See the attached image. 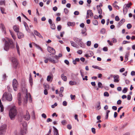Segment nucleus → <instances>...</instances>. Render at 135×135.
I'll return each instance as SVG.
<instances>
[{"instance_id": "f257e3e1", "label": "nucleus", "mask_w": 135, "mask_h": 135, "mask_svg": "<svg viewBox=\"0 0 135 135\" xmlns=\"http://www.w3.org/2000/svg\"><path fill=\"white\" fill-rule=\"evenodd\" d=\"M3 41H5V45L4 47L5 50L7 51L10 48H13L14 47V43L11 39L7 38V40L3 39Z\"/></svg>"}, {"instance_id": "f03ea898", "label": "nucleus", "mask_w": 135, "mask_h": 135, "mask_svg": "<svg viewBox=\"0 0 135 135\" xmlns=\"http://www.w3.org/2000/svg\"><path fill=\"white\" fill-rule=\"evenodd\" d=\"M17 114L16 107L14 106L12 108L9 112V116L11 120H14Z\"/></svg>"}, {"instance_id": "7ed1b4c3", "label": "nucleus", "mask_w": 135, "mask_h": 135, "mask_svg": "<svg viewBox=\"0 0 135 135\" xmlns=\"http://www.w3.org/2000/svg\"><path fill=\"white\" fill-rule=\"evenodd\" d=\"M5 99L9 101H11L12 100V95L9 93H5L3 95L2 100H3Z\"/></svg>"}, {"instance_id": "20e7f679", "label": "nucleus", "mask_w": 135, "mask_h": 135, "mask_svg": "<svg viewBox=\"0 0 135 135\" xmlns=\"http://www.w3.org/2000/svg\"><path fill=\"white\" fill-rule=\"evenodd\" d=\"M20 125L23 126V127L25 128V130H21L20 132V133L17 134V135H24V132H25V133H26V128L27 126V124L25 122H22L20 124Z\"/></svg>"}, {"instance_id": "39448f33", "label": "nucleus", "mask_w": 135, "mask_h": 135, "mask_svg": "<svg viewBox=\"0 0 135 135\" xmlns=\"http://www.w3.org/2000/svg\"><path fill=\"white\" fill-rule=\"evenodd\" d=\"M6 125L4 124L0 127V135H4L6 129Z\"/></svg>"}, {"instance_id": "423d86ee", "label": "nucleus", "mask_w": 135, "mask_h": 135, "mask_svg": "<svg viewBox=\"0 0 135 135\" xmlns=\"http://www.w3.org/2000/svg\"><path fill=\"white\" fill-rule=\"evenodd\" d=\"M132 5V3L131 2L127 4H125L123 8V12L126 13L128 11V8L130 7Z\"/></svg>"}, {"instance_id": "0eeeda50", "label": "nucleus", "mask_w": 135, "mask_h": 135, "mask_svg": "<svg viewBox=\"0 0 135 135\" xmlns=\"http://www.w3.org/2000/svg\"><path fill=\"white\" fill-rule=\"evenodd\" d=\"M18 82L15 79H13L12 82V85L14 90L16 91L17 90Z\"/></svg>"}, {"instance_id": "6e6552de", "label": "nucleus", "mask_w": 135, "mask_h": 135, "mask_svg": "<svg viewBox=\"0 0 135 135\" xmlns=\"http://www.w3.org/2000/svg\"><path fill=\"white\" fill-rule=\"evenodd\" d=\"M25 97L24 98V102L26 104L27 102V99L28 98L29 99H31V95L30 93H28L27 91L26 94H25Z\"/></svg>"}, {"instance_id": "1a4fd4ad", "label": "nucleus", "mask_w": 135, "mask_h": 135, "mask_svg": "<svg viewBox=\"0 0 135 135\" xmlns=\"http://www.w3.org/2000/svg\"><path fill=\"white\" fill-rule=\"evenodd\" d=\"M11 59L13 63V66L15 68H16L18 65V63L16 59L15 58L13 57Z\"/></svg>"}, {"instance_id": "9d476101", "label": "nucleus", "mask_w": 135, "mask_h": 135, "mask_svg": "<svg viewBox=\"0 0 135 135\" xmlns=\"http://www.w3.org/2000/svg\"><path fill=\"white\" fill-rule=\"evenodd\" d=\"M47 50L49 52L52 54H55V50L50 47L48 46V47Z\"/></svg>"}, {"instance_id": "9b49d317", "label": "nucleus", "mask_w": 135, "mask_h": 135, "mask_svg": "<svg viewBox=\"0 0 135 135\" xmlns=\"http://www.w3.org/2000/svg\"><path fill=\"white\" fill-rule=\"evenodd\" d=\"M24 117L25 119L27 120H28L30 119V115L28 111H26V114L24 116Z\"/></svg>"}, {"instance_id": "f8f14e48", "label": "nucleus", "mask_w": 135, "mask_h": 135, "mask_svg": "<svg viewBox=\"0 0 135 135\" xmlns=\"http://www.w3.org/2000/svg\"><path fill=\"white\" fill-rule=\"evenodd\" d=\"M18 105H21L22 102L21 101V97L20 93H18Z\"/></svg>"}, {"instance_id": "ddd939ff", "label": "nucleus", "mask_w": 135, "mask_h": 135, "mask_svg": "<svg viewBox=\"0 0 135 135\" xmlns=\"http://www.w3.org/2000/svg\"><path fill=\"white\" fill-rule=\"evenodd\" d=\"M114 78V81L115 82H118L119 80L118 78H119V76L118 75H114L113 76Z\"/></svg>"}, {"instance_id": "4468645a", "label": "nucleus", "mask_w": 135, "mask_h": 135, "mask_svg": "<svg viewBox=\"0 0 135 135\" xmlns=\"http://www.w3.org/2000/svg\"><path fill=\"white\" fill-rule=\"evenodd\" d=\"M17 35L19 39H20L21 38L23 37L24 36L23 34L21 32H19V31L17 33Z\"/></svg>"}, {"instance_id": "2eb2a0df", "label": "nucleus", "mask_w": 135, "mask_h": 135, "mask_svg": "<svg viewBox=\"0 0 135 135\" xmlns=\"http://www.w3.org/2000/svg\"><path fill=\"white\" fill-rule=\"evenodd\" d=\"M86 31V28H84L81 30V33L83 35V36H86L87 35Z\"/></svg>"}, {"instance_id": "dca6fc26", "label": "nucleus", "mask_w": 135, "mask_h": 135, "mask_svg": "<svg viewBox=\"0 0 135 135\" xmlns=\"http://www.w3.org/2000/svg\"><path fill=\"white\" fill-rule=\"evenodd\" d=\"M34 33L36 35L38 36L40 38H43L42 36L41 35L40 33L39 32H38L37 31L34 30Z\"/></svg>"}, {"instance_id": "f3484780", "label": "nucleus", "mask_w": 135, "mask_h": 135, "mask_svg": "<svg viewBox=\"0 0 135 135\" xmlns=\"http://www.w3.org/2000/svg\"><path fill=\"white\" fill-rule=\"evenodd\" d=\"M13 29L16 32L18 33L19 31V28L17 25L14 26L13 27Z\"/></svg>"}, {"instance_id": "a211bd4d", "label": "nucleus", "mask_w": 135, "mask_h": 135, "mask_svg": "<svg viewBox=\"0 0 135 135\" xmlns=\"http://www.w3.org/2000/svg\"><path fill=\"white\" fill-rule=\"evenodd\" d=\"M53 127L54 129V135H59L57 129L54 126Z\"/></svg>"}, {"instance_id": "6ab92c4d", "label": "nucleus", "mask_w": 135, "mask_h": 135, "mask_svg": "<svg viewBox=\"0 0 135 135\" xmlns=\"http://www.w3.org/2000/svg\"><path fill=\"white\" fill-rule=\"evenodd\" d=\"M1 27L2 29V30L3 31V32L4 33L6 34V31L5 30V28L4 26V25L2 23H1Z\"/></svg>"}, {"instance_id": "aec40b11", "label": "nucleus", "mask_w": 135, "mask_h": 135, "mask_svg": "<svg viewBox=\"0 0 135 135\" xmlns=\"http://www.w3.org/2000/svg\"><path fill=\"white\" fill-rule=\"evenodd\" d=\"M61 78L64 81H66L67 80V77L64 75V74H62L61 75Z\"/></svg>"}, {"instance_id": "412c9836", "label": "nucleus", "mask_w": 135, "mask_h": 135, "mask_svg": "<svg viewBox=\"0 0 135 135\" xmlns=\"http://www.w3.org/2000/svg\"><path fill=\"white\" fill-rule=\"evenodd\" d=\"M96 108L97 110H99L100 109V102H97L96 106Z\"/></svg>"}, {"instance_id": "4be33fe9", "label": "nucleus", "mask_w": 135, "mask_h": 135, "mask_svg": "<svg viewBox=\"0 0 135 135\" xmlns=\"http://www.w3.org/2000/svg\"><path fill=\"white\" fill-rule=\"evenodd\" d=\"M125 21V20L124 19H123L122 20H121L120 22L118 24V25L119 27H120L121 26Z\"/></svg>"}, {"instance_id": "5701e85b", "label": "nucleus", "mask_w": 135, "mask_h": 135, "mask_svg": "<svg viewBox=\"0 0 135 135\" xmlns=\"http://www.w3.org/2000/svg\"><path fill=\"white\" fill-rule=\"evenodd\" d=\"M71 44V45L73 47H77L78 46L73 41H71L70 42Z\"/></svg>"}, {"instance_id": "b1692460", "label": "nucleus", "mask_w": 135, "mask_h": 135, "mask_svg": "<svg viewBox=\"0 0 135 135\" xmlns=\"http://www.w3.org/2000/svg\"><path fill=\"white\" fill-rule=\"evenodd\" d=\"M92 11L91 10H89L87 11V15L89 14L90 16H93V13L91 12Z\"/></svg>"}, {"instance_id": "393cba45", "label": "nucleus", "mask_w": 135, "mask_h": 135, "mask_svg": "<svg viewBox=\"0 0 135 135\" xmlns=\"http://www.w3.org/2000/svg\"><path fill=\"white\" fill-rule=\"evenodd\" d=\"M74 40L78 44L82 40L81 39H79L77 37H75L74 38Z\"/></svg>"}, {"instance_id": "a878e982", "label": "nucleus", "mask_w": 135, "mask_h": 135, "mask_svg": "<svg viewBox=\"0 0 135 135\" xmlns=\"http://www.w3.org/2000/svg\"><path fill=\"white\" fill-rule=\"evenodd\" d=\"M67 25L69 26H74L75 25V23L74 22H68L67 23Z\"/></svg>"}, {"instance_id": "bb28decb", "label": "nucleus", "mask_w": 135, "mask_h": 135, "mask_svg": "<svg viewBox=\"0 0 135 135\" xmlns=\"http://www.w3.org/2000/svg\"><path fill=\"white\" fill-rule=\"evenodd\" d=\"M29 81L30 83V84L31 86H32L33 84L32 83V79L31 77V74L30 75V77L29 78Z\"/></svg>"}, {"instance_id": "cd10ccee", "label": "nucleus", "mask_w": 135, "mask_h": 135, "mask_svg": "<svg viewBox=\"0 0 135 135\" xmlns=\"http://www.w3.org/2000/svg\"><path fill=\"white\" fill-rule=\"evenodd\" d=\"M97 8L98 9V13L100 15H101L102 13V11L101 8H98V6H97Z\"/></svg>"}, {"instance_id": "c85d7f7f", "label": "nucleus", "mask_w": 135, "mask_h": 135, "mask_svg": "<svg viewBox=\"0 0 135 135\" xmlns=\"http://www.w3.org/2000/svg\"><path fill=\"white\" fill-rule=\"evenodd\" d=\"M0 107L1 109V112H2L4 110V108L3 106L1 103V100H0Z\"/></svg>"}, {"instance_id": "c756f323", "label": "nucleus", "mask_w": 135, "mask_h": 135, "mask_svg": "<svg viewBox=\"0 0 135 135\" xmlns=\"http://www.w3.org/2000/svg\"><path fill=\"white\" fill-rule=\"evenodd\" d=\"M49 60L51 61L53 63H56L57 62H58V61L57 60L56 61L55 60H54L52 59V58H49L48 59Z\"/></svg>"}, {"instance_id": "7c9ffc66", "label": "nucleus", "mask_w": 135, "mask_h": 135, "mask_svg": "<svg viewBox=\"0 0 135 135\" xmlns=\"http://www.w3.org/2000/svg\"><path fill=\"white\" fill-rule=\"evenodd\" d=\"M78 44V45L80 46L81 47H83L84 46V44L81 41H80Z\"/></svg>"}, {"instance_id": "2f4dec72", "label": "nucleus", "mask_w": 135, "mask_h": 135, "mask_svg": "<svg viewBox=\"0 0 135 135\" xmlns=\"http://www.w3.org/2000/svg\"><path fill=\"white\" fill-rule=\"evenodd\" d=\"M92 67L94 68L98 69L100 70H102V69L101 68H100L97 66H94L93 65L92 66Z\"/></svg>"}, {"instance_id": "473e14b6", "label": "nucleus", "mask_w": 135, "mask_h": 135, "mask_svg": "<svg viewBox=\"0 0 135 135\" xmlns=\"http://www.w3.org/2000/svg\"><path fill=\"white\" fill-rule=\"evenodd\" d=\"M76 82H73L72 81H70L69 82V84L71 85H75L76 84Z\"/></svg>"}, {"instance_id": "72a5a7b5", "label": "nucleus", "mask_w": 135, "mask_h": 135, "mask_svg": "<svg viewBox=\"0 0 135 135\" xmlns=\"http://www.w3.org/2000/svg\"><path fill=\"white\" fill-rule=\"evenodd\" d=\"M9 31L11 33V35L12 37L13 38L14 40H15L16 38L13 32L12 31L10 30H9Z\"/></svg>"}, {"instance_id": "f704fd0d", "label": "nucleus", "mask_w": 135, "mask_h": 135, "mask_svg": "<svg viewBox=\"0 0 135 135\" xmlns=\"http://www.w3.org/2000/svg\"><path fill=\"white\" fill-rule=\"evenodd\" d=\"M51 79L52 80V78H51V75L48 76L47 78V81H49L51 80Z\"/></svg>"}, {"instance_id": "c9c22d12", "label": "nucleus", "mask_w": 135, "mask_h": 135, "mask_svg": "<svg viewBox=\"0 0 135 135\" xmlns=\"http://www.w3.org/2000/svg\"><path fill=\"white\" fill-rule=\"evenodd\" d=\"M127 90L128 88H124L122 90V92L123 93H125L127 92Z\"/></svg>"}, {"instance_id": "e433bc0d", "label": "nucleus", "mask_w": 135, "mask_h": 135, "mask_svg": "<svg viewBox=\"0 0 135 135\" xmlns=\"http://www.w3.org/2000/svg\"><path fill=\"white\" fill-rule=\"evenodd\" d=\"M106 31L105 29L104 28L102 29L100 31V32L101 33L103 34L105 33Z\"/></svg>"}, {"instance_id": "4c0bfd02", "label": "nucleus", "mask_w": 135, "mask_h": 135, "mask_svg": "<svg viewBox=\"0 0 135 135\" xmlns=\"http://www.w3.org/2000/svg\"><path fill=\"white\" fill-rule=\"evenodd\" d=\"M51 25V29L55 30V26L54 24H52Z\"/></svg>"}, {"instance_id": "58836bf2", "label": "nucleus", "mask_w": 135, "mask_h": 135, "mask_svg": "<svg viewBox=\"0 0 135 135\" xmlns=\"http://www.w3.org/2000/svg\"><path fill=\"white\" fill-rule=\"evenodd\" d=\"M98 85L99 88H103L102 84L101 82H99L98 83Z\"/></svg>"}, {"instance_id": "ea45409f", "label": "nucleus", "mask_w": 135, "mask_h": 135, "mask_svg": "<svg viewBox=\"0 0 135 135\" xmlns=\"http://www.w3.org/2000/svg\"><path fill=\"white\" fill-rule=\"evenodd\" d=\"M93 23L94 25H97L98 24V22L97 20H95L93 22Z\"/></svg>"}, {"instance_id": "a19ab883", "label": "nucleus", "mask_w": 135, "mask_h": 135, "mask_svg": "<svg viewBox=\"0 0 135 135\" xmlns=\"http://www.w3.org/2000/svg\"><path fill=\"white\" fill-rule=\"evenodd\" d=\"M127 27L128 29H130L132 27V25L130 24H128L127 25Z\"/></svg>"}, {"instance_id": "79ce46f5", "label": "nucleus", "mask_w": 135, "mask_h": 135, "mask_svg": "<svg viewBox=\"0 0 135 135\" xmlns=\"http://www.w3.org/2000/svg\"><path fill=\"white\" fill-rule=\"evenodd\" d=\"M104 96L108 97L109 94L107 92H105L104 94Z\"/></svg>"}, {"instance_id": "37998d69", "label": "nucleus", "mask_w": 135, "mask_h": 135, "mask_svg": "<svg viewBox=\"0 0 135 135\" xmlns=\"http://www.w3.org/2000/svg\"><path fill=\"white\" fill-rule=\"evenodd\" d=\"M1 11V12L3 14L4 13V9L3 7H1L0 8Z\"/></svg>"}, {"instance_id": "c03bdc74", "label": "nucleus", "mask_w": 135, "mask_h": 135, "mask_svg": "<svg viewBox=\"0 0 135 135\" xmlns=\"http://www.w3.org/2000/svg\"><path fill=\"white\" fill-rule=\"evenodd\" d=\"M129 54L128 53H127L125 56V59L126 60V61H127L128 60V57L129 55Z\"/></svg>"}, {"instance_id": "a18cd8bd", "label": "nucleus", "mask_w": 135, "mask_h": 135, "mask_svg": "<svg viewBox=\"0 0 135 135\" xmlns=\"http://www.w3.org/2000/svg\"><path fill=\"white\" fill-rule=\"evenodd\" d=\"M64 12L65 14H67L69 12V10L68 9L66 8H65L64 9Z\"/></svg>"}, {"instance_id": "49530a36", "label": "nucleus", "mask_w": 135, "mask_h": 135, "mask_svg": "<svg viewBox=\"0 0 135 135\" xmlns=\"http://www.w3.org/2000/svg\"><path fill=\"white\" fill-rule=\"evenodd\" d=\"M42 117V118H44V119L46 118L47 117L45 113H43L41 115Z\"/></svg>"}, {"instance_id": "de8ad7c7", "label": "nucleus", "mask_w": 135, "mask_h": 135, "mask_svg": "<svg viewBox=\"0 0 135 135\" xmlns=\"http://www.w3.org/2000/svg\"><path fill=\"white\" fill-rule=\"evenodd\" d=\"M57 105V103H55L54 105H52L51 106V107L52 108H54Z\"/></svg>"}, {"instance_id": "09e8293b", "label": "nucleus", "mask_w": 135, "mask_h": 135, "mask_svg": "<svg viewBox=\"0 0 135 135\" xmlns=\"http://www.w3.org/2000/svg\"><path fill=\"white\" fill-rule=\"evenodd\" d=\"M57 28L58 31H60L61 29V26L60 25H59L57 26Z\"/></svg>"}, {"instance_id": "8fccbe9b", "label": "nucleus", "mask_w": 135, "mask_h": 135, "mask_svg": "<svg viewBox=\"0 0 135 135\" xmlns=\"http://www.w3.org/2000/svg\"><path fill=\"white\" fill-rule=\"evenodd\" d=\"M4 4V5H5V2L4 1H1L0 2V5H2V4Z\"/></svg>"}, {"instance_id": "3c124183", "label": "nucleus", "mask_w": 135, "mask_h": 135, "mask_svg": "<svg viewBox=\"0 0 135 135\" xmlns=\"http://www.w3.org/2000/svg\"><path fill=\"white\" fill-rule=\"evenodd\" d=\"M91 131L92 132L94 133L95 134V128H91Z\"/></svg>"}, {"instance_id": "603ef678", "label": "nucleus", "mask_w": 135, "mask_h": 135, "mask_svg": "<svg viewBox=\"0 0 135 135\" xmlns=\"http://www.w3.org/2000/svg\"><path fill=\"white\" fill-rule=\"evenodd\" d=\"M64 90V88L63 87H61L60 88V92L61 93H62L63 91Z\"/></svg>"}, {"instance_id": "864d4df0", "label": "nucleus", "mask_w": 135, "mask_h": 135, "mask_svg": "<svg viewBox=\"0 0 135 135\" xmlns=\"http://www.w3.org/2000/svg\"><path fill=\"white\" fill-rule=\"evenodd\" d=\"M115 20L116 21H118L119 20V18L118 16H116L115 17Z\"/></svg>"}, {"instance_id": "5fc2aeb1", "label": "nucleus", "mask_w": 135, "mask_h": 135, "mask_svg": "<svg viewBox=\"0 0 135 135\" xmlns=\"http://www.w3.org/2000/svg\"><path fill=\"white\" fill-rule=\"evenodd\" d=\"M62 104L64 106H66L67 105V102L66 101H64L63 102Z\"/></svg>"}, {"instance_id": "6e6d98bb", "label": "nucleus", "mask_w": 135, "mask_h": 135, "mask_svg": "<svg viewBox=\"0 0 135 135\" xmlns=\"http://www.w3.org/2000/svg\"><path fill=\"white\" fill-rule=\"evenodd\" d=\"M44 94L45 95H47L48 94V92L47 90L46 89H45L44 91Z\"/></svg>"}, {"instance_id": "4d7b16f0", "label": "nucleus", "mask_w": 135, "mask_h": 135, "mask_svg": "<svg viewBox=\"0 0 135 135\" xmlns=\"http://www.w3.org/2000/svg\"><path fill=\"white\" fill-rule=\"evenodd\" d=\"M67 128L69 129H70L71 128V126L70 124H68L67 125Z\"/></svg>"}, {"instance_id": "13d9d810", "label": "nucleus", "mask_w": 135, "mask_h": 135, "mask_svg": "<svg viewBox=\"0 0 135 135\" xmlns=\"http://www.w3.org/2000/svg\"><path fill=\"white\" fill-rule=\"evenodd\" d=\"M91 45V42L90 41H88L87 42V45L88 46H89L90 45Z\"/></svg>"}, {"instance_id": "bf43d9fd", "label": "nucleus", "mask_w": 135, "mask_h": 135, "mask_svg": "<svg viewBox=\"0 0 135 135\" xmlns=\"http://www.w3.org/2000/svg\"><path fill=\"white\" fill-rule=\"evenodd\" d=\"M75 95H73L71 94L70 95V97L71 100H73L75 99Z\"/></svg>"}, {"instance_id": "052dcab7", "label": "nucleus", "mask_w": 135, "mask_h": 135, "mask_svg": "<svg viewBox=\"0 0 135 135\" xmlns=\"http://www.w3.org/2000/svg\"><path fill=\"white\" fill-rule=\"evenodd\" d=\"M77 52L78 54L80 55V54H82V51L81 50H78V51Z\"/></svg>"}, {"instance_id": "680f3d73", "label": "nucleus", "mask_w": 135, "mask_h": 135, "mask_svg": "<svg viewBox=\"0 0 135 135\" xmlns=\"http://www.w3.org/2000/svg\"><path fill=\"white\" fill-rule=\"evenodd\" d=\"M75 120H77L78 122H79V119L78 118V115L75 114Z\"/></svg>"}, {"instance_id": "e2e57ef3", "label": "nucleus", "mask_w": 135, "mask_h": 135, "mask_svg": "<svg viewBox=\"0 0 135 135\" xmlns=\"http://www.w3.org/2000/svg\"><path fill=\"white\" fill-rule=\"evenodd\" d=\"M79 13L78 11H75L74 13V14L76 15H78L79 14Z\"/></svg>"}, {"instance_id": "0e129e2a", "label": "nucleus", "mask_w": 135, "mask_h": 135, "mask_svg": "<svg viewBox=\"0 0 135 135\" xmlns=\"http://www.w3.org/2000/svg\"><path fill=\"white\" fill-rule=\"evenodd\" d=\"M112 40L113 41V42L114 43H115L117 42V40L114 38H113L112 39Z\"/></svg>"}, {"instance_id": "69168bd1", "label": "nucleus", "mask_w": 135, "mask_h": 135, "mask_svg": "<svg viewBox=\"0 0 135 135\" xmlns=\"http://www.w3.org/2000/svg\"><path fill=\"white\" fill-rule=\"evenodd\" d=\"M121 100H119L117 101V104L118 105L120 104H121Z\"/></svg>"}, {"instance_id": "338daca9", "label": "nucleus", "mask_w": 135, "mask_h": 135, "mask_svg": "<svg viewBox=\"0 0 135 135\" xmlns=\"http://www.w3.org/2000/svg\"><path fill=\"white\" fill-rule=\"evenodd\" d=\"M85 25L83 23H81L80 24V27L82 28H84V26Z\"/></svg>"}, {"instance_id": "774afa93", "label": "nucleus", "mask_w": 135, "mask_h": 135, "mask_svg": "<svg viewBox=\"0 0 135 135\" xmlns=\"http://www.w3.org/2000/svg\"><path fill=\"white\" fill-rule=\"evenodd\" d=\"M57 8L56 6H55L53 8V10L54 11H57Z\"/></svg>"}]
</instances>
